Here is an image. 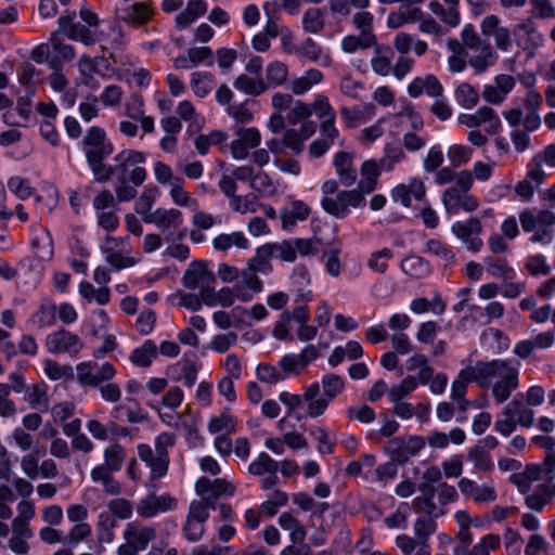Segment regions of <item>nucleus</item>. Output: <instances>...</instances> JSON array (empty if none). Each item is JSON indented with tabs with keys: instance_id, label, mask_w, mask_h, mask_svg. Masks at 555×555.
<instances>
[{
	"instance_id": "obj_54",
	"label": "nucleus",
	"mask_w": 555,
	"mask_h": 555,
	"mask_svg": "<svg viewBox=\"0 0 555 555\" xmlns=\"http://www.w3.org/2000/svg\"><path fill=\"white\" fill-rule=\"evenodd\" d=\"M402 271L415 279L423 278L429 272L428 263L420 256H408L401 262Z\"/></svg>"
},
{
	"instance_id": "obj_50",
	"label": "nucleus",
	"mask_w": 555,
	"mask_h": 555,
	"mask_svg": "<svg viewBox=\"0 0 555 555\" xmlns=\"http://www.w3.org/2000/svg\"><path fill=\"white\" fill-rule=\"evenodd\" d=\"M278 469L279 463L264 452H261L248 466L249 474L254 476H263L266 474L276 473Z\"/></svg>"
},
{
	"instance_id": "obj_45",
	"label": "nucleus",
	"mask_w": 555,
	"mask_h": 555,
	"mask_svg": "<svg viewBox=\"0 0 555 555\" xmlns=\"http://www.w3.org/2000/svg\"><path fill=\"white\" fill-rule=\"evenodd\" d=\"M319 385L320 390L322 389V395L330 401H333L345 389V382L343 377L334 373L323 375Z\"/></svg>"
},
{
	"instance_id": "obj_35",
	"label": "nucleus",
	"mask_w": 555,
	"mask_h": 555,
	"mask_svg": "<svg viewBox=\"0 0 555 555\" xmlns=\"http://www.w3.org/2000/svg\"><path fill=\"white\" fill-rule=\"evenodd\" d=\"M395 543L402 555H431L429 543L417 540L409 534H399Z\"/></svg>"
},
{
	"instance_id": "obj_6",
	"label": "nucleus",
	"mask_w": 555,
	"mask_h": 555,
	"mask_svg": "<svg viewBox=\"0 0 555 555\" xmlns=\"http://www.w3.org/2000/svg\"><path fill=\"white\" fill-rule=\"evenodd\" d=\"M82 145L88 166L96 181L106 168L104 160L113 153V144L102 128L91 127L82 140Z\"/></svg>"
},
{
	"instance_id": "obj_44",
	"label": "nucleus",
	"mask_w": 555,
	"mask_h": 555,
	"mask_svg": "<svg viewBox=\"0 0 555 555\" xmlns=\"http://www.w3.org/2000/svg\"><path fill=\"white\" fill-rule=\"evenodd\" d=\"M454 99L461 107L472 109L479 102V93L470 83L461 82L454 89Z\"/></svg>"
},
{
	"instance_id": "obj_63",
	"label": "nucleus",
	"mask_w": 555,
	"mask_h": 555,
	"mask_svg": "<svg viewBox=\"0 0 555 555\" xmlns=\"http://www.w3.org/2000/svg\"><path fill=\"white\" fill-rule=\"evenodd\" d=\"M44 373L52 380H69L74 377V370L70 365H63L54 360L44 361Z\"/></svg>"
},
{
	"instance_id": "obj_29",
	"label": "nucleus",
	"mask_w": 555,
	"mask_h": 555,
	"mask_svg": "<svg viewBox=\"0 0 555 555\" xmlns=\"http://www.w3.org/2000/svg\"><path fill=\"white\" fill-rule=\"evenodd\" d=\"M553 343L554 334L552 332H543L538 334L534 338L518 341L513 352L521 359H527L533 353L534 349L550 348Z\"/></svg>"
},
{
	"instance_id": "obj_4",
	"label": "nucleus",
	"mask_w": 555,
	"mask_h": 555,
	"mask_svg": "<svg viewBox=\"0 0 555 555\" xmlns=\"http://www.w3.org/2000/svg\"><path fill=\"white\" fill-rule=\"evenodd\" d=\"M473 186V173L469 170L459 171L457 184L447 188L441 196L446 211L456 215L461 209L473 212L478 209V199L469 194Z\"/></svg>"
},
{
	"instance_id": "obj_37",
	"label": "nucleus",
	"mask_w": 555,
	"mask_h": 555,
	"mask_svg": "<svg viewBox=\"0 0 555 555\" xmlns=\"http://www.w3.org/2000/svg\"><path fill=\"white\" fill-rule=\"evenodd\" d=\"M466 439L463 429L455 427L449 434L442 431H433L427 437L428 444L434 449H444L449 446L450 441L454 444H462Z\"/></svg>"
},
{
	"instance_id": "obj_61",
	"label": "nucleus",
	"mask_w": 555,
	"mask_h": 555,
	"mask_svg": "<svg viewBox=\"0 0 555 555\" xmlns=\"http://www.w3.org/2000/svg\"><path fill=\"white\" fill-rule=\"evenodd\" d=\"M374 113V106L372 104H365L362 107H354L352 109L344 106L340 108V115L347 127L354 128L358 121L361 120L365 115L372 116Z\"/></svg>"
},
{
	"instance_id": "obj_3",
	"label": "nucleus",
	"mask_w": 555,
	"mask_h": 555,
	"mask_svg": "<svg viewBox=\"0 0 555 555\" xmlns=\"http://www.w3.org/2000/svg\"><path fill=\"white\" fill-rule=\"evenodd\" d=\"M145 155L137 150H124L114 157V165L106 166L96 182H106L113 176L116 179L130 180L134 186H140L146 179V170L142 166Z\"/></svg>"
},
{
	"instance_id": "obj_32",
	"label": "nucleus",
	"mask_w": 555,
	"mask_h": 555,
	"mask_svg": "<svg viewBox=\"0 0 555 555\" xmlns=\"http://www.w3.org/2000/svg\"><path fill=\"white\" fill-rule=\"evenodd\" d=\"M151 2H137L126 9H124L119 17L127 24L134 27L146 24L152 14Z\"/></svg>"
},
{
	"instance_id": "obj_5",
	"label": "nucleus",
	"mask_w": 555,
	"mask_h": 555,
	"mask_svg": "<svg viewBox=\"0 0 555 555\" xmlns=\"http://www.w3.org/2000/svg\"><path fill=\"white\" fill-rule=\"evenodd\" d=\"M310 319L307 306L300 305L292 311H284L273 328V336L280 340H293L291 330L297 323V338L300 341H310L315 338L318 328L309 325Z\"/></svg>"
},
{
	"instance_id": "obj_49",
	"label": "nucleus",
	"mask_w": 555,
	"mask_h": 555,
	"mask_svg": "<svg viewBox=\"0 0 555 555\" xmlns=\"http://www.w3.org/2000/svg\"><path fill=\"white\" fill-rule=\"evenodd\" d=\"M474 53L469 56L468 64L469 66L477 73L481 74L486 72L489 67L494 65L498 60V55L494 49L491 47V55L483 54L485 52L480 49H469Z\"/></svg>"
},
{
	"instance_id": "obj_13",
	"label": "nucleus",
	"mask_w": 555,
	"mask_h": 555,
	"mask_svg": "<svg viewBox=\"0 0 555 555\" xmlns=\"http://www.w3.org/2000/svg\"><path fill=\"white\" fill-rule=\"evenodd\" d=\"M457 124L473 130H477L485 125V131L488 134H495L501 128V119L493 108L481 106L473 114H460Z\"/></svg>"
},
{
	"instance_id": "obj_21",
	"label": "nucleus",
	"mask_w": 555,
	"mask_h": 555,
	"mask_svg": "<svg viewBox=\"0 0 555 555\" xmlns=\"http://www.w3.org/2000/svg\"><path fill=\"white\" fill-rule=\"evenodd\" d=\"M235 298H238L242 301H248L251 299V295L244 292V286L238 284L233 288L223 287L218 292L215 291L214 286L212 291L205 296L204 301L208 307H215L217 305L230 307L234 304Z\"/></svg>"
},
{
	"instance_id": "obj_46",
	"label": "nucleus",
	"mask_w": 555,
	"mask_h": 555,
	"mask_svg": "<svg viewBox=\"0 0 555 555\" xmlns=\"http://www.w3.org/2000/svg\"><path fill=\"white\" fill-rule=\"evenodd\" d=\"M233 86L236 90L247 95H260L267 90V83L262 79H254L247 75H240L235 78Z\"/></svg>"
},
{
	"instance_id": "obj_22",
	"label": "nucleus",
	"mask_w": 555,
	"mask_h": 555,
	"mask_svg": "<svg viewBox=\"0 0 555 555\" xmlns=\"http://www.w3.org/2000/svg\"><path fill=\"white\" fill-rule=\"evenodd\" d=\"M59 29L67 38L80 41L86 46H92L98 41L94 33L74 21V16L64 15L59 18Z\"/></svg>"
},
{
	"instance_id": "obj_2",
	"label": "nucleus",
	"mask_w": 555,
	"mask_h": 555,
	"mask_svg": "<svg viewBox=\"0 0 555 555\" xmlns=\"http://www.w3.org/2000/svg\"><path fill=\"white\" fill-rule=\"evenodd\" d=\"M95 363L92 361L78 363L76 366L77 382L83 387L98 388L101 398L107 402H118L121 398V389L111 380L116 375V369L111 362H104L95 372Z\"/></svg>"
},
{
	"instance_id": "obj_19",
	"label": "nucleus",
	"mask_w": 555,
	"mask_h": 555,
	"mask_svg": "<svg viewBox=\"0 0 555 555\" xmlns=\"http://www.w3.org/2000/svg\"><path fill=\"white\" fill-rule=\"evenodd\" d=\"M302 400L306 406L305 416L309 418L321 417L331 403V401L321 393L319 382H314L304 388Z\"/></svg>"
},
{
	"instance_id": "obj_36",
	"label": "nucleus",
	"mask_w": 555,
	"mask_h": 555,
	"mask_svg": "<svg viewBox=\"0 0 555 555\" xmlns=\"http://www.w3.org/2000/svg\"><path fill=\"white\" fill-rule=\"evenodd\" d=\"M212 246L219 251H227L231 247L247 249L249 247V242L243 232L235 231L232 233H222L217 235L212 240Z\"/></svg>"
},
{
	"instance_id": "obj_16",
	"label": "nucleus",
	"mask_w": 555,
	"mask_h": 555,
	"mask_svg": "<svg viewBox=\"0 0 555 555\" xmlns=\"http://www.w3.org/2000/svg\"><path fill=\"white\" fill-rule=\"evenodd\" d=\"M145 222L166 233V242H173L176 237L172 231L183 223V215L176 208H157L151 216L145 217Z\"/></svg>"
},
{
	"instance_id": "obj_7",
	"label": "nucleus",
	"mask_w": 555,
	"mask_h": 555,
	"mask_svg": "<svg viewBox=\"0 0 555 555\" xmlns=\"http://www.w3.org/2000/svg\"><path fill=\"white\" fill-rule=\"evenodd\" d=\"M519 222L525 232L532 233L530 238L532 243L545 245L553 242L555 224L553 211L541 209L534 214L532 209H525L519 214Z\"/></svg>"
},
{
	"instance_id": "obj_25",
	"label": "nucleus",
	"mask_w": 555,
	"mask_h": 555,
	"mask_svg": "<svg viewBox=\"0 0 555 555\" xmlns=\"http://www.w3.org/2000/svg\"><path fill=\"white\" fill-rule=\"evenodd\" d=\"M443 91V86L433 74H428L424 77H415L406 88L408 94L414 99L421 96L423 93L430 98H441Z\"/></svg>"
},
{
	"instance_id": "obj_64",
	"label": "nucleus",
	"mask_w": 555,
	"mask_h": 555,
	"mask_svg": "<svg viewBox=\"0 0 555 555\" xmlns=\"http://www.w3.org/2000/svg\"><path fill=\"white\" fill-rule=\"evenodd\" d=\"M501 537L496 533H489L480 539L478 543L467 550V555H490V551L499 548Z\"/></svg>"
},
{
	"instance_id": "obj_58",
	"label": "nucleus",
	"mask_w": 555,
	"mask_h": 555,
	"mask_svg": "<svg viewBox=\"0 0 555 555\" xmlns=\"http://www.w3.org/2000/svg\"><path fill=\"white\" fill-rule=\"evenodd\" d=\"M377 38L360 34L359 36H347L341 41V49L346 53H353L358 49L365 50L376 46Z\"/></svg>"
},
{
	"instance_id": "obj_10",
	"label": "nucleus",
	"mask_w": 555,
	"mask_h": 555,
	"mask_svg": "<svg viewBox=\"0 0 555 555\" xmlns=\"http://www.w3.org/2000/svg\"><path fill=\"white\" fill-rule=\"evenodd\" d=\"M216 283L215 274L208 270L204 261H193L182 276V284L189 289H198L202 296H206Z\"/></svg>"
},
{
	"instance_id": "obj_60",
	"label": "nucleus",
	"mask_w": 555,
	"mask_h": 555,
	"mask_svg": "<svg viewBox=\"0 0 555 555\" xmlns=\"http://www.w3.org/2000/svg\"><path fill=\"white\" fill-rule=\"evenodd\" d=\"M25 400L35 410L47 411L49 409V399L46 388L39 384L28 388Z\"/></svg>"
},
{
	"instance_id": "obj_20",
	"label": "nucleus",
	"mask_w": 555,
	"mask_h": 555,
	"mask_svg": "<svg viewBox=\"0 0 555 555\" xmlns=\"http://www.w3.org/2000/svg\"><path fill=\"white\" fill-rule=\"evenodd\" d=\"M319 357L313 345L306 346L299 353H289L282 357L279 366L285 374H300L307 365Z\"/></svg>"
},
{
	"instance_id": "obj_42",
	"label": "nucleus",
	"mask_w": 555,
	"mask_h": 555,
	"mask_svg": "<svg viewBox=\"0 0 555 555\" xmlns=\"http://www.w3.org/2000/svg\"><path fill=\"white\" fill-rule=\"evenodd\" d=\"M409 372L417 371L415 376L421 384H427L434 374V369L428 364V359L425 354L415 353L411 356L405 362Z\"/></svg>"
},
{
	"instance_id": "obj_38",
	"label": "nucleus",
	"mask_w": 555,
	"mask_h": 555,
	"mask_svg": "<svg viewBox=\"0 0 555 555\" xmlns=\"http://www.w3.org/2000/svg\"><path fill=\"white\" fill-rule=\"evenodd\" d=\"M158 354V348L153 340H145L140 347L132 350L130 362L138 367H147Z\"/></svg>"
},
{
	"instance_id": "obj_33",
	"label": "nucleus",
	"mask_w": 555,
	"mask_h": 555,
	"mask_svg": "<svg viewBox=\"0 0 555 555\" xmlns=\"http://www.w3.org/2000/svg\"><path fill=\"white\" fill-rule=\"evenodd\" d=\"M334 166L340 184L351 186L357 181V170L352 165L351 155L339 152L334 158Z\"/></svg>"
},
{
	"instance_id": "obj_52",
	"label": "nucleus",
	"mask_w": 555,
	"mask_h": 555,
	"mask_svg": "<svg viewBox=\"0 0 555 555\" xmlns=\"http://www.w3.org/2000/svg\"><path fill=\"white\" fill-rule=\"evenodd\" d=\"M288 77V68L285 63L274 61L267 66L266 78L267 88L278 87L286 82Z\"/></svg>"
},
{
	"instance_id": "obj_28",
	"label": "nucleus",
	"mask_w": 555,
	"mask_h": 555,
	"mask_svg": "<svg viewBox=\"0 0 555 555\" xmlns=\"http://www.w3.org/2000/svg\"><path fill=\"white\" fill-rule=\"evenodd\" d=\"M513 35L518 37V46L524 50H532L541 47L544 42L542 33L528 22H521L514 26Z\"/></svg>"
},
{
	"instance_id": "obj_39",
	"label": "nucleus",
	"mask_w": 555,
	"mask_h": 555,
	"mask_svg": "<svg viewBox=\"0 0 555 555\" xmlns=\"http://www.w3.org/2000/svg\"><path fill=\"white\" fill-rule=\"evenodd\" d=\"M483 266L493 278L503 279L505 282L515 278V271L505 258L487 256L483 258Z\"/></svg>"
},
{
	"instance_id": "obj_23",
	"label": "nucleus",
	"mask_w": 555,
	"mask_h": 555,
	"mask_svg": "<svg viewBox=\"0 0 555 555\" xmlns=\"http://www.w3.org/2000/svg\"><path fill=\"white\" fill-rule=\"evenodd\" d=\"M426 188L421 179L412 178L408 184L401 183L391 190V199L400 203L405 208L411 207V198L422 201L425 197Z\"/></svg>"
},
{
	"instance_id": "obj_30",
	"label": "nucleus",
	"mask_w": 555,
	"mask_h": 555,
	"mask_svg": "<svg viewBox=\"0 0 555 555\" xmlns=\"http://www.w3.org/2000/svg\"><path fill=\"white\" fill-rule=\"evenodd\" d=\"M384 170L378 162L374 159L365 160L360 169L361 179L358 183L357 191H361V195L364 196V194L372 193L377 185V179Z\"/></svg>"
},
{
	"instance_id": "obj_14",
	"label": "nucleus",
	"mask_w": 555,
	"mask_h": 555,
	"mask_svg": "<svg viewBox=\"0 0 555 555\" xmlns=\"http://www.w3.org/2000/svg\"><path fill=\"white\" fill-rule=\"evenodd\" d=\"M452 233L473 253H478L483 242L481 221L477 217H470L466 221H456L451 227Z\"/></svg>"
},
{
	"instance_id": "obj_31",
	"label": "nucleus",
	"mask_w": 555,
	"mask_h": 555,
	"mask_svg": "<svg viewBox=\"0 0 555 555\" xmlns=\"http://www.w3.org/2000/svg\"><path fill=\"white\" fill-rule=\"evenodd\" d=\"M423 12L417 7L403 4L397 11L390 12L387 16V27L398 29L406 24L422 20Z\"/></svg>"
},
{
	"instance_id": "obj_17",
	"label": "nucleus",
	"mask_w": 555,
	"mask_h": 555,
	"mask_svg": "<svg viewBox=\"0 0 555 555\" xmlns=\"http://www.w3.org/2000/svg\"><path fill=\"white\" fill-rule=\"evenodd\" d=\"M499 16L494 14L487 15L480 23V30L483 36H492L498 50L508 52L512 48V34L513 31L501 26Z\"/></svg>"
},
{
	"instance_id": "obj_8",
	"label": "nucleus",
	"mask_w": 555,
	"mask_h": 555,
	"mask_svg": "<svg viewBox=\"0 0 555 555\" xmlns=\"http://www.w3.org/2000/svg\"><path fill=\"white\" fill-rule=\"evenodd\" d=\"M156 538V530L138 521L128 522L124 530L125 543L117 548V555H138Z\"/></svg>"
},
{
	"instance_id": "obj_15",
	"label": "nucleus",
	"mask_w": 555,
	"mask_h": 555,
	"mask_svg": "<svg viewBox=\"0 0 555 555\" xmlns=\"http://www.w3.org/2000/svg\"><path fill=\"white\" fill-rule=\"evenodd\" d=\"M425 443L426 440L421 436L396 437L388 441L387 449L393 462L403 464L415 456Z\"/></svg>"
},
{
	"instance_id": "obj_40",
	"label": "nucleus",
	"mask_w": 555,
	"mask_h": 555,
	"mask_svg": "<svg viewBox=\"0 0 555 555\" xmlns=\"http://www.w3.org/2000/svg\"><path fill=\"white\" fill-rule=\"evenodd\" d=\"M207 11V3L204 0H190L186 8L176 16L177 26L188 27L196 18L203 16Z\"/></svg>"
},
{
	"instance_id": "obj_9",
	"label": "nucleus",
	"mask_w": 555,
	"mask_h": 555,
	"mask_svg": "<svg viewBox=\"0 0 555 555\" xmlns=\"http://www.w3.org/2000/svg\"><path fill=\"white\" fill-rule=\"evenodd\" d=\"M365 205V198L361 191L356 189L350 191H340L336 197L324 196L321 201L322 208L331 216L343 219L350 214V207L359 208Z\"/></svg>"
},
{
	"instance_id": "obj_57",
	"label": "nucleus",
	"mask_w": 555,
	"mask_h": 555,
	"mask_svg": "<svg viewBox=\"0 0 555 555\" xmlns=\"http://www.w3.org/2000/svg\"><path fill=\"white\" fill-rule=\"evenodd\" d=\"M431 13L440 17V20L451 27H456L460 24L461 17L459 10L455 8H444L439 1H430L428 4Z\"/></svg>"
},
{
	"instance_id": "obj_1",
	"label": "nucleus",
	"mask_w": 555,
	"mask_h": 555,
	"mask_svg": "<svg viewBox=\"0 0 555 555\" xmlns=\"http://www.w3.org/2000/svg\"><path fill=\"white\" fill-rule=\"evenodd\" d=\"M520 363L513 359H494L477 361L462 369L452 382L450 397L466 398L468 384L474 382L480 388L491 387V393L496 403L505 402L518 388Z\"/></svg>"
},
{
	"instance_id": "obj_59",
	"label": "nucleus",
	"mask_w": 555,
	"mask_h": 555,
	"mask_svg": "<svg viewBox=\"0 0 555 555\" xmlns=\"http://www.w3.org/2000/svg\"><path fill=\"white\" fill-rule=\"evenodd\" d=\"M384 152L385 154L378 160V164L386 171H391L395 165L401 163L405 157L403 150L398 144H386Z\"/></svg>"
},
{
	"instance_id": "obj_24",
	"label": "nucleus",
	"mask_w": 555,
	"mask_h": 555,
	"mask_svg": "<svg viewBox=\"0 0 555 555\" xmlns=\"http://www.w3.org/2000/svg\"><path fill=\"white\" fill-rule=\"evenodd\" d=\"M169 371L172 373L175 380H182L186 387L191 388L196 383L198 373L196 354L185 353Z\"/></svg>"
},
{
	"instance_id": "obj_62",
	"label": "nucleus",
	"mask_w": 555,
	"mask_h": 555,
	"mask_svg": "<svg viewBox=\"0 0 555 555\" xmlns=\"http://www.w3.org/2000/svg\"><path fill=\"white\" fill-rule=\"evenodd\" d=\"M436 517H418L413 526L414 537L417 540L426 541L429 543L430 537L437 530V522L435 520Z\"/></svg>"
},
{
	"instance_id": "obj_53",
	"label": "nucleus",
	"mask_w": 555,
	"mask_h": 555,
	"mask_svg": "<svg viewBox=\"0 0 555 555\" xmlns=\"http://www.w3.org/2000/svg\"><path fill=\"white\" fill-rule=\"evenodd\" d=\"M79 294L88 301L95 300L99 305H106L111 298V293L107 287L103 286L96 289L87 281H82L79 284Z\"/></svg>"
},
{
	"instance_id": "obj_48",
	"label": "nucleus",
	"mask_w": 555,
	"mask_h": 555,
	"mask_svg": "<svg viewBox=\"0 0 555 555\" xmlns=\"http://www.w3.org/2000/svg\"><path fill=\"white\" fill-rule=\"evenodd\" d=\"M260 206V202L257 196L253 193L246 194L244 196L236 195L230 203L229 207L237 214L246 215L254 214L258 210Z\"/></svg>"
},
{
	"instance_id": "obj_26",
	"label": "nucleus",
	"mask_w": 555,
	"mask_h": 555,
	"mask_svg": "<svg viewBox=\"0 0 555 555\" xmlns=\"http://www.w3.org/2000/svg\"><path fill=\"white\" fill-rule=\"evenodd\" d=\"M459 489L465 496L477 503H491L496 500L494 487L488 483L477 485L468 478H462L459 481Z\"/></svg>"
},
{
	"instance_id": "obj_34",
	"label": "nucleus",
	"mask_w": 555,
	"mask_h": 555,
	"mask_svg": "<svg viewBox=\"0 0 555 555\" xmlns=\"http://www.w3.org/2000/svg\"><path fill=\"white\" fill-rule=\"evenodd\" d=\"M393 51L386 46H374V56L371 60L372 70L378 76H388L392 69Z\"/></svg>"
},
{
	"instance_id": "obj_12",
	"label": "nucleus",
	"mask_w": 555,
	"mask_h": 555,
	"mask_svg": "<svg viewBox=\"0 0 555 555\" xmlns=\"http://www.w3.org/2000/svg\"><path fill=\"white\" fill-rule=\"evenodd\" d=\"M46 348L52 354L65 353L74 357L82 350L83 341L78 335L60 328L47 336Z\"/></svg>"
},
{
	"instance_id": "obj_43",
	"label": "nucleus",
	"mask_w": 555,
	"mask_h": 555,
	"mask_svg": "<svg viewBox=\"0 0 555 555\" xmlns=\"http://www.w3.org/2000/svg\"><path fill=\"white\" fill-rule=\"evenodd\" d=\"M461 40L465 49H480L483 54L491 55V44L481 39L472 24H466L461 31Z\"/></svg>"
},
{
	"instance_id": "obj_27",
	"label": "nucleus",
	"mask_w": 555,
	"mask_h": 555,
	"mask_svg": "<svg viewBox=\"0 0 555 555\" xmlns=\"http://www.w3.org/2000/svg\"><path fill=\"white\" fill-rule=\"evenodd\" d=\"M503 416L511 417L515 424L529 428L534 424V412L522 399L516 397L502 411Z\"/></svg>"
},
{
	"instance_id": "obj_56",
	"label": "nucleus",
	"mask_w": 555,
	"mask_h": 555,
	"mask_svg": "<svg viewBox=\"0 0 555 555\" xmlns=\"http://www.w3.org/2000/svg\"><path fill=\"white\" fill-rule=\"evenodd\" d=\"M418 379L415 376L408 375L399 384L393 385L388 390V398L390 401H399L413 392L418 385Z\"/></svg>"
},
{
	"instance_id": "obj_51",
	"label": "nucleus",
	"mask_w": 555,
	"mask_h": 555,
	"mask_svg": "<svg viewBox=\"0 0 555 555\" xmlns=\"http://www.w3.org/2000/svg\"><path fill=\"white\" fill-rule=\"evenodd\" d=\"M190 86L198 98H205L212 89L214 77L207 72H195L191 75Z\"/></svg>"
},
{
	"instance_id": "obj_41",
	"label": "nucleus",
	"mask_w": 555,
	"mask_h": 555,
	"mask_svg": "<svg viewBox=\"0 0 555 555\" xmlns=\"http://www.w3.org/2000/svg\"><path fill=\"white\" fill-rule=\"evenodd\" d=\"M323 80V74L315 68L308 69L302 76L296 77L291 81V91L300 95L308 92L313 86Z\"/></svg>"
},
{
	"instance_id": "obj_55",
	"label": "nucleus",
	"mask_w": 555,
	"mask_h": 555,
	"mask_svg": "<svg viewBox=\"0 0 555 555\" xmlns=\"http://www.w3.org/2000/svg\"><path fill=\"white\" fill-rule=\"evenodd\" d=\"M157 195V188H145L144 191L141 193L140 197L135 202L134 210L138 215L142 216L144 222L145 217L151 216V214L153 212L151 210L156 201Z\"/></svg>"
},
{
	"instance_id": "obj_11",
	"label": "nucleus",
	"mask_w": 555,
	"mask_h": 555,
	"mask_svg": "<svg viewBox=\"0 0 555 555\" xmlns=\"http://www.w3.org/2000/svg\"><path fill=\"white\" fill-rule=\"evenodd\" d=\"M102 251L105 254L106 262L113 269L120 270L135 264V260L130 257L127 238L106 236Z\"/></svg>"
},
{
	"instance_id": "obj_47",
	"label": "nucleus",
	"mask_w": 555,
	"mask_h": 555,
	"mask_svg": "<svg viewBox=\"0 0 555 555\" xmlns=\"http://www.w3.org/2000/svg\"><path fill=\"white\" fill-rule=\"evenodd\" d=\"M324 15L319 8H309L302 16V28L309 34H319L324 29Z\"/></svg>"
},
{
	"instance_id": "obj_18",
	"label": "nucleus",
	"mask_w": 555,
	"mask_h": 555,
	"mask_svg": "<svg viewBox=\"0 0 555 555\" xmlns=\"http://www.w3.org/2000/svg\"><path fill=\"white\" fill-rule=\"evenodd\" d=\"M177 500L169 493L156 495L151 493L137 505V513L142 518H152L158 513H165L176 508Z\"/></svg>"
}]
</instances>
